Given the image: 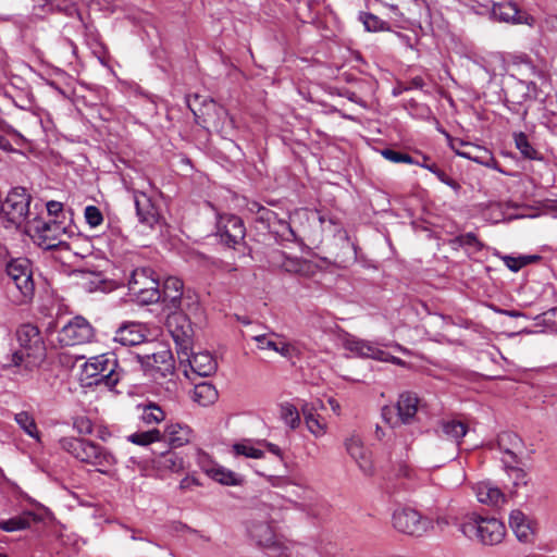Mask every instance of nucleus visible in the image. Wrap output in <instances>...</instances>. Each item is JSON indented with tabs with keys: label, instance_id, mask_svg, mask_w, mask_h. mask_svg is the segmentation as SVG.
I'll use <instances>...</instances> for the list:
<instances>
[{
	"label": "nucleus",
	"instance_id": "1",
	"mask_svg": "<svg viewBox=\"0 0 557 557\" xmlns=\"http://www.w3.org/2000/svg\"><path fill=\"white\" fill-rule=\"evenodd\" d=\"M172 337L176 344V351L180 359V364L183 366L185 362L190 370V373L198 376H210L215 373L218 363L213 356L208 352L190 354L191 347V329L187 325V330L176 327L170 330Z\"/></svg>",
	"mask_w": 557,
	"mask_h": 557
},
{
	"label": "nucleus",
	"instance_id": "2",
	"mask_svg": "<svg viewBox=\"0 0 557 557\" xmlns=\"http://www.w3.org/2000/svg\"><path fill=\"white\" fill-rule=\"evenodd\" d=\"M187 106L193 112L196 123L208 131L221 133L227 122L232 123L227 111L211 98L195 94L188 96Z\"/></svg>",
	"mask_w": 557,
	"mask_h": 557
},
{
	"label": "nucleus",
	"instance_id": "3",
	"mask_svg": "<svg viewBox=\"0 0 557 557\" xmlns=\"http://www.w3.org/2000/svg\"><path fill=\"white\" fill-rule=\"evenodd\" d=\"M20 349L11 355L9 366H21L25 360L27 363H36L45 358L44 341L39 329L30 323L21 325L16 331Z\"/></svg>",
	"mask_w": 557,
	"mask_h": 557
},
{
	"label": "nucleus",
	"instance_id": "4",
	"mask_svg": "<svg viewBox=\"0 0 557 557\" xmlns=\"http://www.w3.org/2000/svg\"><path fill=\"white\" fill-rule=\"evenodd\" d=\"M61 447L82 462L96 467L109 468L115 463V458L99 444L76 437H63Z\"/></svg>",
	"mask_w": 557,
	"mask_h": 557
},
{
	"label": "nucleus",
	"instance_id": "5",
	"mask_svg": "<svg viewBox=\"0 0 557 557\" xmlns=\"http://www.w3.org/2000/svg\"><path fill=\"white\" fill-rule=\"evenodd\" d=\"M127 287L129 295L140 305H150L160 300L159 278L149 267L133 270Z\"/></svg>",
	"mask_w": 557,
	"mask_h": 557
},
{
	"label": "nucleus",
	"instance_id": "6",
	"mask_svg": "<svg viewBox=\"0 0 557 557\" xmlns=\"http://www.w3.org/2000/svg\"><path fill=\"white\" fill-rule=\"evenodd\" d=\"M117 360L114 354H102L92 357L84 366V373L88 377H94L92 382L96 385L104 384L108 387H113L120 380L117 372Z\"/></svg>",
	"mask_w": 557,
	"mask_h": 557
},
{
	"label": "nucleus",
	"instance_id": "7",
	"mask_svg": "<svg viewBox=\"0 0 557 557\" xmlns=\"http://www.w3.org/2000/svg\"><path fill=\"white\" fill-rule=\"evenodd\" d=\"M7 273L12 281L13 287L18 293V295L15 296V301L24 304L30 300L35 293V284L28 260H12L7 265Z\"/></svg>",
	"mask_w": 557,
	"mask_h": 557
},
{
	"label": "nucleus",
	"instance_id": "8",
	"mask_svg": "<svg viewBox=\"0 0 557 557\" xmlns=\"http://www.w3.org/2000/svg\"><path fill=\"white\" fill-rule=\"evenodd\" d=\"M458 531L471 543L482 546L500 544L507 533L506 524H457Z\"/></svg>",
	"mask_w": 557,
	"mask_h": 557
},
{
	"label": "nucleus",
	"instance_id": "9",
	"mask_svg": "<svg viewBox=\"0 0 557 557\" xmlns=\"http://www.w3.org/2000/svg\"><path fill=\"white\" fill-rule=\"evenodd\" d=\"M30 201L32 196L24 187H14L0 205V211L7 216L8 221L20 224L28 215Z\"/></svg>",
	"mask_w": 557,
	"mask_h": 557
},
{
	"label": "nucleus",
	"instance_id": "10",
	"mask_svg": "<svg viewBox=\"0 0 557 557\" xmlns=\"http://www.w3.org/2000/svg\"><path fill=\"white\" fill-rule=\"evenodd\" d=\"M137 359L143 368L152 375L159 373L162 377H165L173 373L174 359L172 352L162 345H157L152 350L137 354Z\"/></svg>",
	"mask_w": 557,
	"mask_h": 557
},
{
	"label": "nucleus",
	"instance_id": "11",
	"mask_svg": "<svg viewBox=\"0 0 557 557\" xmlns=\"http://www.w3.org/2000/svg\"><path fill=\"white\" fill-rule=\"evenodd\" d=\"M92 336L94 330L88 321L75 317L58 332L57 341L60 346L70 347L88 343Z\"/></svg>",
	"mask_w": 557,
	"mask_h": 557
},
{
	"label": "nucleus",
	"instance_id": "12",
	"mask_svg": "<svg viewBox=\"0 0 557 557\" xmlns=\"http://www.w3.org/2000/svg\"><path fill=\"white\" fill-rule=\"evenodd\" d=\"M540 88L534 82L518 78L511 79L505 90L506 101L513 106H522L539 98Z\"/></svg>",
	"mask_w": 557,
	"mask_h": 557
},
{
	"label": "nucleus",
	"instance_id": "13",
	"mask_svg": "<svg viewBox=\"0 0 557 557\" xmlns=\"http://www.w3.org/2000/svg\"><path fill=\"white\" fill-rule=\"evenodd\" d=\"M218 234L222 243L228 247L235 248L236 245L244 240L246 228L239 216L225 215L218 222Z\"/></svg>",
	"mask_w": 557,
	"mask_h": 557
},
{
	"label": "nucleus",
	"instance_id": "14",
	"mask_svg": "<svg viewBox=\"0 0 557 557\" xmlns=\"http://www.w3.org/2000/svg\"><path fill=\"white\" fill-rule=\"evenodd\" d=\"M492 16L505 23L533 25L534 17L525 12H521L517 4L511 1H503L493 4Z\"/></svg>",
	"mask_w": 557,
	"mask_h": 557
},
{
	"label": "nucleus",
	"instance_id": "15",
	"mask_svg": "<svg viewBox=\"0 0 557 557\" xmlns=\"http://www.w3.org/2000/svg\"><path fill=\"white\" fill-rule=\"evenodd\" d=\"M184 284L178 277L170 276L164 280L160 289V300L170 311H176L182 307Z\"/></svg>",
	"mask_w": 557,
	"mask_h": 557
},
{
	"label": "nucleus",
	"instance_id": "16",
	"mask_svg": "<svg viewBox=\"0 0 557 557\" xmlns=\"http://www.w3.org/2000/svg\"><path fill=\"white\" fill-rule=\"evenodd\" d=\"M420 399L413 392H404L396 403V422L411 424L416 421Z\"/></svg>",
	"mask_w": 557,
	"mask_h": 557
},
{
	"label": "nucleus",
	"instance_id": "17",
	"mask_svg": "<svg viewBox=\"0 0 557 557\" xmlns=\"http://www.w3.org/2000/svg\"><path fill=\"white\" fill-rule=\"evenodd\" d=\"M65 232V228L57 221L44 222L36 226L38 234L39 245L45 249L52 250L63 245L60 235Z\"/></svg>",
	"mask_w": 557,
	"mask_h": 557
},
{
	"label": "nucleus",
	"instance_id": "18",
	"mask_svg": "<svg viewBox=\"0 0 557 557\" xmlns=\"http://www.w3.org/2000/svg\"><path fill=\"white\" fill-rule=\"evenodd\" d=\"M134 201L137 215L143 224L152 227L156 223H158L160 214L150 197H148L143 191H135Z\"/></svg>",
	"mask_w": 557,
	"mask_h": 557
},
{
	"label": "nucleus",
	"instance_id": "19",
	"mask_svg": "<svg viewBox=\"0 0 557 557\" xmlns=\"http://www.w3.org/2000/svg\"><path fill=\"white\" fill-rule=\"evenodd\" d=\"M449 145L457 156L480 164H487L486 159H488V152L486 149L460 139H450Z\"/></svg>",
	"mask_w": 557,
	"mask_h": 557
},
{
	"label": "nucleus",
	"instance_id": "20",
	"mask_svg": "<svg viewBox=\"0 0 557 557\" xmlns=\"http://www.w3.org/2000/svg\"><path fill=\"white\" fill-rule=\"evenodd\" d=\"M114 341L124 346L139 345L145 341L144 327L135 322L125 323L116 330Z\"/></svg>",
	"mask_w": 557,
	"mask_h": 557
},
{
	"label": "nucleus",
	"instance_id": "21",
	"mask_svg": "<svg viewBox=\"0 0 557 557\" xmlns=\"http://www.w3.org/2000/svg\"><path fill=\"white\" fill-rule=\"evenodd\" d=\"M248 532L258 546L268 550L277 547V542L281 539L271 524H250Z\"/></svg>",
	"mask_w": 557,
	"mask_h": 557
},
{
	"label": "nucleus",
	"instance_id": "22",
	"mask_svg": "<svg viewBox=\"0 0 557 557\" xmlns=\"http://www.w3.org/2000/svg\"><path fill=\"white\" fill-rule=\"evenodd\" d=\"M348 454L356 460L359 468L367 474L372 473V461L368 449L364 448L359 438L352 437L347 441Z\"/></svg>",
	"mask_w": 557,
	"mask_h": 557
},
{
	"label": "nucleus",
	"instance_id": "23",
	"mask_svg": "<svg viewBox=\"0 0 557 557\" xmlns=\"http://www.w3.org/2000/svg\"><path fill=\"white\" fill-rule=\"evenodd\" d=\"M345 348L360 357L384 360L386 352L379 347L360 339H347Z\"/></svg>",
	"mask_w": 557,
	"mask_h": 557
},
{
	"label": "nucleus",
	"instance_id": "24",
	"mask_svg": "<svg viewBox=\"0 0 557 557\" xmlns=\"http://www.w3.org/2000/svg\"><path fill=\"white\" fill-rule=\"evenodd\" d=\"M478 500L482 504L497 506L505 503V494L490 482H480L474 487Z\"/></svg>",
	"mask_w": 557,
	"mask_h": 557
},
{
	"label": "nucleus",
	"instance_id": "25",
	"mask_svg": "<svg viewBox=\"0 0 557 557\" xmlns=\"http://www.w3.org/2000/svg\"><path fill=\"white\" fill-rule=\"evenodd\" d=\"M190 429L178 423L169 424L162 435V438L169 442L172 447H181L190 440Z\"/></svg>",
	"mask_w": 557,
	"mask_h": 557
},
{
	"label": "nucleus",
	"instance_id": "26",
	"mask_svg": "<svg viewBox=\"0 0 557 557\" xmlns=\"http://www.w3.org/2000/svg\"><path fill=\"white\" fill-rule=\"evenodd\" d=\"M219 397L218 391L210 382H201L195 385L193 392L194 401L200 406H209L216 401Z\"/></svg>",
	"mask_w": 557,
	"mask_h": 557
},
{
	"label": "nucleus",
	"instance_id": "27",
	"mask_svg": "<svg viewBox=\"0 0 557 557\" xmlns=\"http://www.w3.org/2000/svg\"><path fill=\"white\" fill-rule=\"evenodd\" d=\"M206 472L211 479L223 485H240L244 481L239 474L221 466H213L207 469Z\"/></svg>",
	"mask_w": 557,
	"mask_h": 557
},
{
	"label": "nucleus",
	"instance_id": "28",
	"mask_svg": "<svg viewBox=\"0 0 557 557\" xmlns=\"http://www.w3.org/2000/svg\"><path fill=\"white\" fill-rule=\"evenodd\" d=\"M137 408L141 410L140 418L146 424L160 423L165 419L164 410L153 401L139 404Z\"/></svg>",
	"mask_w": 557,
	"mask_h": 557
},
{
	"label": "nucleus",
	"instance_id": "29",
	"mask_svg": "<svg viewBox=\"0 0 557 557\" xmlns=\"http://www.w3.org/2000/svg\"><path fill=\"white\" fill-rule=\"evenodd\" d=\"M304 549H306L304 545L281 537L277 547H272L270 552L273 557H300V550Z\"/></svg>",
	"mask_w": 557,
	"mask_h": 557
},
{
	"label": "nucleus",
	"instance_id": "30",
	"mask_svg": "<svg viewBox=\"0 0 557 557\" xmlns=\"http://www.w3.org/2000/svg\"><path fill=\"white\" fill-rule=\"evenodd\" d=\"M443 433L457 444L460 443V440L467 434L468 426L457 420L444 421L442 422Z\"/></svg>",
	"mask_w": 557,
	"mask_h": 557
},
{
	"label": "nucleus",
	"instance_id": "31",
	"mask_svg": "<svg viewBox=\"0 0 557 557\" xmlns=\"http://www.w3.org/2000/svg\"><path fill=\"white\" fill-rule=\"evenodd\" d=\"M515 144L525 159L542 160V154L530 144L524 133L515 134Z\"/></svg>",
	"mask_w": 557,
	"mask_h": 557
},
{
	"label": "nucleus",
	"instance_id": "32",
	"mask_svg": "<svg viewBox=\"0 0 557 557\" xmlns=\"http://www.w3.org/2000/svg\"><path fill=\"white\" fill-rule=\"evenodd\" d=\"M517 540L523 544L534 543L537 536L536 524H511Z\"/></svg>",
	"mask_w": 557,
	"mask_h": 557
},
{
	"label": "nucleus",
	"instance_id": "33",
	"mask_svg": "<svg viewBox=\"0 0 557 557\" xmlns=\"http://www.w3.org/2000/svg\"><path fill=\"white\" fill-rule=\"evenodd\" d=\"M15 421L29 436L39 440V432L35 419L26 411H22L15 414Z\"/></svg>",
	"mask_w": 557,
	"mask_h": 557
},
{
	"label": "nucleus",
	"instance_id": "34",
	"mask_svg": "<svg viewBox=\"0 0 557 557\" xmlns=\"http://www.w3.org/2000/svg\"><path fill=\"white\" fill-rule=\"evenodd\" d=\"M280 414L282 420L292 429H296L300 424V416L296 406L289 403H284L280 406Z\"/></svg>",
	"mask_w": 557,
	"mask_h": 557
},
{
	"label": "nucleus",
	"instance_id": "35",
	"mask_svg": "<svg viewBox=\"0 0 557 557\" xmlns=\"http://www.w3.org/2000/svg\"><path fill=\"white\" fill-rule=\"evenodd\" d=\"M128 440L136 444L146 446L153 442L162 440V433L158 429H152L145 432H137L128 436Z\"/></svg>",
	"mask_w": 557,
	"mask_h": 557
},
{
	"label": "nucleus",
	"instance_id": "36",
	"mask_svg": "<svg viewBox=\"0 0 557 557\" xmlns=\"http://www.w3.org/2000/svg\"><path fill=\"white\" fill-rule=\"evenodd\" d=\"M397 532L412 537H421L429 533V524H395Z\"/></svg>",
	"mask_w": 557,
	"mask_h": 557
},
{
	"label": "nucleus",
	"instance_id": "37",
	"mask_svg": "<svg viewBox=\"0 0 557 557\" xmlns=\"http://www.w3.org/2000/svg\"><path fill=\"white\" fill-rule=\"evenodd\" d=\"M308 269H309L308 261H306L304 259L292 258V257L287 256L282 270L287 273L302 274V273L307 272Z\"/></svg>",
	"mask_w": 557,
	"mask_h": 557
},
{
	"label": "nucleus",
	"instance_id": "38",
	"mask_svg": "<svg viewBox=\"0 0 557 557\" xmlns=\"http://www.w3.org/2000/svg\"><path fill=\"white\" fill-rule=\"evenodd\" d=\"M422 515L418 512L416 509L410 507L398 508L393 513V519L397 522L403 521H411V522H420L422 519Z\"/></svg>",
	"mask_w": 557,
	"mask_h": 557
},
{
	"label": "nucleus",
	"instance_id": "39",
	"mask_svg": "<svg viewBox=\"0 0 557 557\" xmlns=\"http://www.w3.org/2000/svg\"><path fill=\"white\" fill-rule=\"evenodd\" d=\"M160 465L168 470L178 472L184 469V460L173 453H168L162 456Z\"/></svg>",
	"mask_w": 557,
	"mask_h": 557
},
{
	"label": "nucleus",
	"instance_id": "40",
	"mask_svg": "<svg viewBox=\"0 0 557 557\" xmlns=\"http://www.w3.org/2000/svg\"><path fill=\"white\" fill-rule=\"evenodd\" d=\"M281 337L280 335L275 334L274 332H271L269 334H252L251 338L256 341L259 344L260 349H271V350H277V343L276 341H273L271 337Z\"/></svg>",
	"mask_w": 557,
	"mask_h": 557
},
{
	"label": "nucleus",
	"instance_id": "41",
	"mask_svg": "<svg viewBox=\"0 0 557 557\" xmlns=\"http://www.w3.org/2000/svg\"><path fill=\"white\" fill-rule=\"evenodd\" d=\"M362 22L364 24V27L369 32H377V30H385L388 29V25L386 22L382 21L377 16L371 14V13H364L362 16Z\"/></svg>",
	"mask_w": 557,
	"mask_h": 557
},
{
	"label": "nucleus",
	"instance_id": "42",
	"mask_svg": "<svg viewBox=\"0 0 557 557\" xmlns=\"http://www.w3.org/2000/svg\"><path fill=\"white\" fill-rule=\"evenodd\" d=\"M85 219L91 227H97L103 222L102 212L96 206H87L85 208Z\"/></svg>",
	"mask_w": 557,
	"mask_h": 557
},
{
	"label": "nucleus",
	"instance_id": "43",
	"mask_svg": "<svg viewBox=\"0 0 557 557\" xmlns=\"http://www.w3.org/2000/svg\"><path fill=\"white\" fill-rule=\"evenodd\" d=\"M236 455L246 456L248 458L260 459L264 456L263 451L244 444H235L233 446Z\"/></svg>",
	"mask_w": 557,
	"mask_h": 557
},
{
	"label": "nucleus",
	"instance_id": "44",
	"mask_svg": "<svg viewBox=\"0 0 557 557\" xmlns=\"http://www.w3.org/2000/svg\"><path fill=\"white\" fill-rule=\"evenodd\" d=\"M308 426V430L315 436H321L325 434L326 431V424L323 421V419H320V416L315 413L313 418H310L308 422L306 423Z\"/></svg>",
	"mask_w": 557,
	"mask_h": 557
},
{
	"label": "nucleus",
	"instance_id": "45",
	"mask_svg": "<svg viewBox=\"0 0 557 557\" xmlns=\"http://www.w3.org/2000/svg\"><path fill=\"white\" fill-rule=\"evenodd\" d=\"M541 320L540 324L550 327H557V307L550 308L547 311L535 318Z\"/></svg>",
	"mask_w": 557,
	"mask_h": 557
},
{
	"label": "nucleus",
	"instance_id": "46",
	"mask_svg": "<svg viewBox=\"0 0 557 557\" xmlns=\"http://www.w3.org/2000/svg\"><path fill=\"white\" fill-rule=\"evenodd\" d=\"M73 425L79 434L84 435L91 434L94 430L92 422L87 417L75 418Z\"/></svg>",
	"mask_w": 557,
	"mask_h": 557
},
{
	"label": "nucleus",
	"instance_id": "47",
	"mask_svg": "<svg viewBox=\"0 0 557 557\" xmlns=\"http://www.w3.org/2000/svg\"><path fill=\"white\" fill-rule=\"evenodd\" d=\"M269 263L276 269H283L287 256L280 249H273L268 255Z\"/></svg>",
	"mask_w": 557,
	"mask_h": 557
},
{
	"label": "nucleus",
	"instance_id": "48",
	"mask_svg": "<svg viewBox=\"0 0 557 557\" xmlns=\"http://www.w3.org/2000/svg\"><path fill=\"white\" fill-rule=\"evenodd\" d=\"M458 242L461 246H472L475 247L476 250H481L483 248V244L479 240L474 233H467L465 235H460L458 237Z\"/></svg>",
	"mask_w": 557,
	"mask_h": 557
},
{
	"label": "nucleus",
	"instance_id": "49",
	"mask_svg": "<svg viewBox=\"0 0 557 557\" xmlns=\"http://www.w3.org/2000/svg\"><path fill=\"white\" fill-rule=\"evenodd\" d=\"M506 470L510 474H513V478H515L513 485L515 486H518L520 484H527V481H525L527 474L521 468L506 465Z\"/></svg>",
	"mask_w": 557,
	"mask_h": 557
},
{
	"label": "nucleus",
	"instance_id": "50",
	"mask_svg": "<svg viewBox=\"0 0 557 557\" xmlns=\"http://www.w3.org/2000/svg\"><path fill=\"white\" fill-rule=\"evenodd\" d=\"M382 156L392 161V162H395V163H401L403 162V157L405 154V152H401V151H397V150H394V149H384L382 150Z\"/></svg>",
	"mask_w": 557,
	"mask_h": 557
},
{
	"label": "nucleus",
	"instance_id": "51",
	"mask_svg": "<svg viewBox=\"0 0 557 557\" xmlns=\"http://www.w3.org/2000/svg\"><path fill=\"white\" fill-rule=\"evenodd\" d=\"M32 517L33 522H42L47 519H51V512L47 508H38L36 511L28 512Z\"/></svg>",
	"mask_w": 557,
	"mask_h": 557
},
{
	"label": "nucleus",
	"instance_id": "52",
	"mask_svg": "<svg viewBox=\"0 0 557 557\" xmlns=\"http://www.w3.org/2000/svg\"><path fill=\"white\" fill-rule=\"evenodd\" d=\"M504 261L506 265L513 272L519 271L521 268L525 267V262L521 261L520 257L515 258L510 256L504 257Z\"/></svg>",
	"mask_w": 557,
	"mask_h": 557
},
{
	"label": "nucleus",
	"instance_id": "53",
	"mask_svg": "<svg viewBox=\"0 0 557 557\" xmlns=\"http://www.w3.org/2000/svg\"><path fill=\"white\" fill-rule=\"evenodd\" d=\"M255 206H258L257 212L260 214V219L262 221H267L268 223H271L274 219H276L275 212H273L262 206H259L258 203H255Z\"/></svg>",
	"mask_w": 557,
	"mask_h": 557
},
{
	"label": "nucleus",
	"instance_id": "54",
	"mask_svg": "<svg viewBox=\"0 0 557 557\" xmlns=\"http://www.w3.org/2000/svg\"><path fill=\"white\" fill-rule=\"evenodd\" d=\"M531 522V519L520 509H515L510 512L509 522Z\"/></svg>",
	"mask_w": 557,
	"mask_h": 557
},
{
	"label": "nucleus",
	"instance_id": "55",
	"mask_svg": "<svg viewBox=\"0 0 557 557\" xmlns=\"http://www.w3.org/2000/svg\"><path fill=\"white\" fill-rule=\"evenodd\" d=\"M382 416L384 420L389 423L392 426L399 425V422H396V417L393 416V408L385 406L382 408Z\"/></svg>",
	"mask_w": 557,
	"mask_h": 557
},
{
	"label": "nucleus",
	"instance_id": "56",
	"mask_svg": "<svg viewBox=\"0 0 557 557\" xmlns=\"http://www.w3.org/2000/svg\"><path fill=\"white\" fill-rule=\"evenodd\" d=\"M434 174L441 180V182L445 183L446 185L451 186L454 188L458 187V184L440 168L436 169V172Z\"/></svg>",
	"mask_w": 557,
	"mask_h": 557
},
{
	"label": "nucleus",
	"instance_id": "57",
	"mask_svg": "<svg viewBox=\"0 0 557 557\" xmlns=\"http://www.w3.org/2000/svg\"><path fill=\"white\" fill-rule=\"evenodd\" d=\"M63 209V205L59 201L51 200L47 202V211L50 215H58Z\"/></svg>",
	"mask_w": 557,
	"mask_h": 557
},
{
	"label": "nucleus",
	"instance_id": "58",
	"mask_svg": "<svg viewBox=\"0 0 557 557\" xmlns=\"http://www.w3.org/2000/svg\"><path fill=\"white\" fill-rule=\"evenodd\" d=\"M295 350V348L287 344V343H277V350L276 352L281 354L284 357H290L292 352Z\"/></svg>",
	"mask_w": 557,
	"mask_h": 557
},
{
	"label": "nucleus",
	"instance_id": "59",
	"mask_svg": "<svg viewBox=\"0 0 557 557\" xmlns=\"http://www.w3.org/2000/svg\"><path fill=\"white\" fill-rule=\"evenodd\" d=\"M424 86V81L421 76H416L408 81L405 89H421Z\"/></svg>",
	"mask_w": 557,
	"mask_h": 557
},
{
	"label": "nucleus",
	"instance_id": "60",
	"mask_svg": "<svg viewBox=\"0 0 557 557\" xmlns=\"http://www.w3.org/2000/svg\"><path fill=\"white\" fill-rule=\"evenodd\" d=\"M301 412L304 414L306 423L308 422V420H310V418H313L315 416L313 407H310L308 404H305L301 407Z\"/></svg>",
	"mask_w": 557,
	"mask_h": 557
},
{
	"label": "nucleus",
	"instance_id": "61",
	"mask_svg": "<svg viewBox=\"0 0 557 557\" xmlns=\"http://www.w3.org/2000/svg\"><path fill=\"white\" fill-rule=\"evenodd\" d=\"M197 484H198L197 479L186 476V478H184V479L181 481V483H180V488H181V490H187V488H190V486H191V485H197Z\"/></svg>",
	"mask_w": 557,
	"mask_h": 557
},
{
	"label": "nucleus",
	"instance_id": "62",
	"mask_svg": "<svg viewBox=\"0 0 557 557\" xmlns=\"http://www.w3.org/2000/svg\"><path fill=\"white\" fill-rule=\"evenodd\" d=\"M28 524H0V529L5 532H15L25 529Z\"/></svg>",
	"mask_w": 557,
	"mask_h": 557
},
{
	"label": "nucleus",
	"instance_id": "63",
	"mask_svg": "<svg viewBox=\"0 0 557 557\" xmlns=\"http://www.w3.org/2000/svg\"><path fill=\"white\" fill-rule=\"evenodd\" d=\"M470 520L471 522H481V523H484V522H496V518H485L481 515H478V513H472V516L470 517Z\"/></svg>",
	"mask_w": 557,
	"mask_h": 557
},
{
	"label": "nucleus",
	"instance_id": "64",
	"mask_svg": "<svg viewBox=\"0 0 557 557\" xmlns=\"http://www.w3.org/2000/svg\"><path fill=\"white\" fill-rule=\"evenodd\" d=\"M497 312L502 313V314H506L508 317H511V318H520V317H523V313L521 311H518V310H505V309H497L496 310Z\"/></svg>",
	"mask_w": 557,
	"mask_h": 557
}]
</instances>
